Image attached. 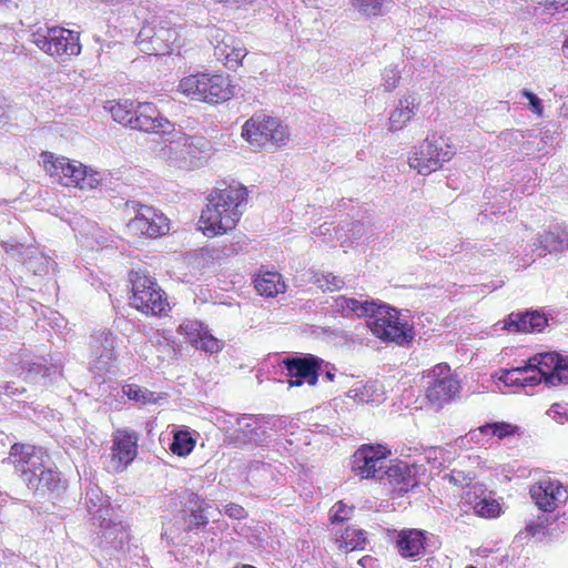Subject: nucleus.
I'll return each mask as SVG.
<instances>
[{"label": "nucleus", "mask_w": 568, "mask_h": 568, "mask_svg": "<svg viewBox=\"0 0 568 568\" xmlns=\"http://www.w3.org/2000/svg\"><path fill=\"white\" fill-rule=\"evenodd\" d=\"M7 459L36 497L53 499L65 491L67 480L41 447L16 443Z\"/></svg>", "instance_id": "nucleus-1"}, {"label": "nucleus", "mask_w": 568, "mask_h": 568, "mask_svg": "<svg viewBox=\"0 0 568 568\" xmlns=\"http://www.w3.org/2000/svg\"><path fill=\"white\" fill-rule=\"evenodd\" d=\"M506 386L534 387L568 384V356L556 351L540 352L528 357L523 366L503 372L499 378Z\"/></svg>", "instance_id": "nucleus-2"}, {"label": "nucleus", "mask_w": 568, "mask_h": 568, "mask_svg": "<svg viewBox=\"0 0 568 568\" xmlns=\"http://www.w3.org/2000/svg\"><path fill=\"white\" fill-rule=\"evenodd\" d=\"M247 201V189L242 184L213 189L199 223L206 236H216L233 230L240 221Z\"/></svg>", "instance_id": "nucleus-3"}, {"label": "nucleus", "mask_w": 568, "mask_h": 568, "mask_svg": "<svg viewBox=\"0 0 568 568\" xmlns=\"http://www.w3.org/2000/svg\"><path fill=\"white\" fill-rule=\"evenodd\" d=\"M84 504L92 525L100 528L99 546L121 550L130 538L128 525L114 516L109 497L97 484L89 483L85 487Z\"/></svg>", "instance_id": "nucleus-4"}, {"label": "nucleus", "mask_w": 568, "mask_h": 568, "mask_svg": "<svg viewBox=\"0 0 568 568\" xmlns=\"http://www.w3.org/2000/svg\"><path fill=\"white\" fill-rule=\"evenodd\" d=\"M168 144L161 150L170 165L181 170H195L203 165L211 150L210 141L204 136L187 135L175 130L172 133H158Z\"/></svg>", "instance_id": "nucleus-5"}, {"label": "nucleus", "mask_w": 568, "mask_h": 568, "mask_svg": "<svg viewBox=\"0 0 568 568\" xmlns=\"http://www.w3.org/2000/svg\"><path fill=\"white\" fill-rule=\"evenodd\" d=\"M114 121L148 133H172L173 123L151 102L119 101L110 108Z\"/></svg>", "instance_id": "nucleus-6"}, {"label": "nucleus", "mask_w": 568, "mask_h": 568, "mask_svg": "<svg viewBox=\"0 0 568 568\" xmlns=\"http://www.w3.org/2000/svg\"><path fill=\"white\" fill-rule=\"evenodd\" d=\"M367 326L382 342L399 346L408 345L415 336L414 327L400 317L399 310L379 301H375Z\"/></svg>", "instance_id": "nucleus-7"}, {"label": "nucleus", "mask_w": 568, "mask_h": 568, "mask_svg": "<svg viewBox=\"0 0 568 568\" xmlns=\"http://www.w3.org/2000/svg\"><path fill=\"white\" fill-rule=\"evenodd\" d=\"M179 88L192 100L211 104L227 101L234 94L229 75L222 73L191 74L180 81Z\"/></svg>", "instance_id": "nucleus-8"}, {"label": "nucleus", "mask_w": 568, "mask_h": 568, "mask_svg": "<svg viewBox=\"0 0 568 568\" xmlns=\"http://www.w3.org/2000/svg\"><path fill=\"white\" fill-rule=\"evenodd\" d=\"M130 304L145 315L162 316L170 310L166 293L158 284L156 280L142 271H131Z\"/></svg>", "instance_id": "nucleus-9"}, {"label": "nucleus", "mask_w": 568, "mask_h": 568, "mask_svg": "<svg viewBox=\"0 0 568 568\" xmlns=\"http://www.w3.org/2000/svg\"><path fill=\"white\" fill-rule=\"evenodd\" d=\"M263 416L251 414H232L223 422L224 442L234 448L244 449L263 446L270 435L261 425Z\"/></svg>", "instance_id": "nucleus-10"}, {"label": "nucleus", "mask_w": 568, "mask_h": 568, "mask_svg": "<svg viewBox=\"0 0 568 568\" xmlns=\"http://www.w3.org/2000/svg\"><path fill=\"white\" fill-rule=\"evenodd\" d=\"M242 136L253 148L274 152L286 143L288 133L278 119L255 113L244 123Z\"/></svg>", "instance_id": "nucleus-11"}, {"label": "nucleus", "mask_w": 568, "mask_h": 568, "mask_svg": "<svg viewBox=\"0 0 568 568\" xmlns=\"http://www.w3.org/2000/svg\"><path fill=\"white\" fill-rule=\"evenodd\" d=\"M31 41L52 57H71L81 52L79 33L62 27H40L31 33Z\"/></svg>", "instance_id": "nucleus-12"}, {"label": "nucleus", "mask_w": 568, "mask_h": 568, "mask_svg": "<svg viewBox=\"0 0 568 568\" xmlns=\"http://www.w3.org/2000/svg\"><path fill=\"white\" fill-rule=\"evenodd\" d=\"M126 210L134 213L126 227L133 235L156 239L169 232V220L153 206L142 204L138 201H128Z\"/></svg>", "instance_id": "nucleus-13"}, {"label": "nucleus", "mask_w": 568, "mask_h": 568, "mask_svg": "<svg viewBox=\"0 0 568 568\" xmlns=\"http://www.w3.org/2000/svg\"><path fill=\"white\" fill-rule=\"evenodd\" d=\"M455 154L454 149L446 144L443 136H427L416 151L408 158V164L422 175H427L442 168Z\"/></svg>", "instance_id": "nucleus-14"}, {"label": "nucleus", "mask_w": 568, "mask_h": 568, "mask_svg": "<svg viewBox=\"0 0 568 568\" xmlns=\"http://www.w3.org/2000/svg\"><path fill=\"white\" fill-rule=\"evenodd\" d=\"M392 452L384 444H363L352 456V471L361 479L383 480V469Z\"/></svg>", "instance_id": "nucleus-15"}, {"label": "nucleus", "mask_w": 568, "mask_h": 568, "mask_svg": "<svg viewBox=\"0 0 568 568\" xmlns=\"http://www.w3.org/2000/svg\"><path fill=\"white\" fill-rule=\"evenodd\" d=\"M460 383L446 363L436 365L428 375L425 396L436 409L450 403L459 394Z\"/></svg>", "instance_id": "nucleus-16"}, {"label": "nucleus", "mask_w": 568, "mask_h": 568, "mask_svg": "<svg viewBox=\"0 0 568 568\" xmlns=\"http://www.w3.org/2000/svg\"><path fill=\"white\" fill-rule=\"evenodd\" d=\"M395 546L403 558L416 560L437 550L440 540L438 536L424 529L403 528L396 534Z\"/></svg>", "instance_id": "nucleus-17"}, {"label": "nucleus", "mask_w": 568, "mask_h": 568, "mask_svg": "<svg viewBox=\"0 0 568 568\" xmlns=\"http://www.w3.org/2000/svg\"><path fill=\"white\" fill-rule=\"evenodd\" d=\"M206 38L214 49L215 58L229 69L235 70L246 55L242 41L222 28L209 27Z\"/></svg>", "instance_id": "nucleus-18"}, {"label": "nucleus", "mask_w": 568, "mask_h": 568, "mask_svg": "<svg viewBox=\"0 0 568 568\" xmlns=\"http://www.w3.org/2000/svg\"><path fill=\"white\" fill-rule=\"evenodd\" d=\"M323 359L308 353H300L282 361V366L290 377V386L303 384L315 385L321 374Z\"/></svg>", "instance_id": "nucleus-19"}, {"label": "nucleus", "mask_w": 568, "mask_h": 568, "mask_svg": "<svg viewBox=\"0 0 568 568\" xmlns=\"http://www.w3.org/2000/svg\"><path fill=\"white\" fill-rule=\"evenodd\" d=\"M529 494L535 505L544 513H552L568 499V491L559 480L546 478L534 484Z\"/></svg>", "instance_id": "nucleus-20"}, {"label": "nucleus", "mask_w": 568, "mask_h": 568, "mask_svg": "<svg viewBox=\"0 0 568 568\" xmlns=\"http://www.w3.org/2000/svg\"><path fill=\"white\" fill-rule=\"evenodd\" d=\"M549 316L544 310H525L510 313L504 321V328L513 333H540L548 326Z\"/></svg>", "instance_id": "nucleus-21"}, {"label": "nucleus", "mask_w": 568, "mask_h": 568, "mask_svg": "<svg viewBox=\"0 0 568 568\" xmlns=\"http://www.w3.org/2000/svg\"><path fill=\"white\" fill-rule=\"evenodd\" d=\"M139 436L135 432L118 430L112 443V463L115 471H122L136 457Z\"/></svg>", "instance_id": "nucleus-22"}, {"label": "nucleus", "mask_w": 568, "mask_h": 568, "mask_svg": "<svg viewBox=\"0 0 568 568\" xmlns=\"http://www.w3.org/2000/svg\"><path fill=\"white\" fill-rule=\"evenodd\" d=\"M136 44L142 52L150 55L168 54L169 44L163 43V38L160 36V19L153 17L142 26L136 37Z\"/></svg>", "instance_id": "nucleus-23"}, {"label": "nucleus", "mask_w": 568, "mask_h": 568, "mask_svg": "<svg viewBox=\"0 0 568 568\" xmlns=\"http://www.w3.org/2000/svg\"><path fill=\"white\" fill-rule=\"evenodd\" d=\"M19 374L28 383L49 386L62 377V366L58 363L48 366L38 362H26L21 364Z\"/></svg>", "instance_id": "nucleus-24"}, {"label": "nucleus", "mask_w": 568, "mask_h": 568, "mask_svg": "<svg viewBox=\"0 0 568 568\" xmlns=\"http://www.w3.org/2000/svg\"><path fill=\"white\" fill-rule=\"evenodd\" d=\"M375 306V300H357L355 297H347L345 295H338L332 298L329 308L334 314H338L342 317L349 318L366 317L368 318Z\"/></svg>", "instance_id": "nucleus-25"}, {"label": "nucleus", "mask_w": 568, "mask_h": 568, "mask_svg": "<svg viewBox=\"0 0 568 568\" xmlns=\"http://www.w3.org/2000/svg\"><path fill=\"white\" fill-rule=\"evenodd\" d=\"M93 353L97 356L100 369L108 371L112 361L115 358V339L116 336L109 329L97 332L92 335Z\"/></svg>", "instance_id": "nucleus-26"}, {"label": "nucleus", "mask_w": 568, "mask_h": 568, "mask_svg": "<svg viewBox=\"0 0 568 568\" xmlns=\"http://www.w3.org/2000/svg\"><path fill=\"white\" fill-rule=\"evenodd\" d=\"M205 506V501L197 494L189 493V499L183 509V520L187 531H199L209 524V518L204 514Z\"/></svg>", "instance_id": "nucleus-27"}, {"label": "nucleus", "mask_w": 568, "mask_h": 568, "mask_svg": "<svg viewBox=\"0 0 568 568\" xmlns=\"http://www.w3.org/2000/svg\"><path fill=\"white\" fill-rule=\"evenodd\" d=\"M41 159L45 172L60 184L67 186V180H70L69 175L74 174L77 161H70L63 156L54 158V154L51 152H42Z\"/></svg>", "instance_id": "nucleus-28"}, {"label": "nucleus", "mask_w": 568, "mask_h": 568, "mask_svg": "<svg viewBox=\"0 0 568 568\" xmlns=\"http://www.w3.org/2000/svg\"><path fill=\"white\" fill-rule=\"evenodd\" d=\"M538 245L548 253L568 250V226L559 224L550 226L548 231L539 235Z\"/></svg>", "instance_id": "nucleus-29"}, {"label": "nucleus", "mask_w": 568, "mask_h": 568, "mask_svg": "<svg viewBox=\"0 0 568 568\" xmlns=\"http://www.w3.org/2000/svg\"><path fill=\"white\" fill-rule=\"evenodd\" d=\"M387 478L389 484L400 491H408L415 486V478L405 463H397L383 469V480Z\"/></svg>", "instance_id": "nucleus-30"}, {"label": "nucleus", "mask_w": 568, "mask_h": 568, "mask_svg": "<svg viewBox=\"0 0 568 568\" xmlns=\"http://www.w3.org/2000/svg\"><path fill=\"white\" fill-rule=\"evenodd\" d=\"M67 186H75L81 190H93L98 187L101 182V173L83 165L80 162L75 163L74 174L69 175Z\"/></svg>", "instance_id": "nucleus-31"}, {"label": "nucleus", "mask_w": 568, "mask_h": 568, "mask_svg": "<svg viewBox=\"0 0 568 568\" xmlns=\"http://www.w3.org/2000/svg\"><path fill=\"white\" fill-rule=\"evenodd\" d=\"M254 285L258 294L266 297H274L286 290L282 275L277 272H265L257 275Z\"/></svg>", "instance_id": "nucleus-32"}, {"label": "nucleus", "mask_w": 568, "mask_h": 568, "mask_svg": "<svg viewBox=\"0 0 568 568\" xmlns=\"http://www.w3.org/2000/svg\"><path fill=\"white\" fill-rule=\"evenodd\" d=\"M415 115V99L412 95L402 98L389 115V130L399 131Z\"/></svg>", "instance_id": "nucleus-33"}, {"label": "nucleus", "mask_w": 568, "mask_h": 568, "mask_svg": "<svg viewBox=\"0 0 568 568\" xmlns=\"http://www.w3.org/2000/svg\"><path fill=\"white\" fill-rule=\"evenodd\" d=\"M26 254L27 258L23 260V264L37 276L48 274L55 265V262L50 256L38 252L37 248H27Z\"/></svg>", "instance_id": "nucleus-34"}, {"label": "nucleus", "mask_w": 568, "mask_h": 568, "mask_svg": "<svg viewBox=\"0 0 568 568\" xmlns=\"http://www.w3.org/2000/svg\"><path fill=\"white\" fill-rule=\"evenodd\" d=\"M183 30L181 24H171V22L160 20V36L163 38V43L169 44L168 54L175 50L180 53V49L184 45Z\"/></svg>", "instance_id": "nucleus-35"}, {"label": "nucleus", "mask_w": 568, "mask_h": 568, "mask_svg": "<svg viewBox=\"0 0 568 568\" xmlns=\"http://www.w3.org/2000/svg\"><path fill=\"white\" fill-rule=\"evenodd\" d=\"M195 443L196 440L189 428L183 427L173 432L169 448L174 455L185 457L192 453Z\"/></svg>", "instance_id": "nucleus-36"}, {"label": "nucleus", "mask_w": 568, "mask_h": 568, "mask_svg": "<svg viewBox=\"0 0 568 568\" xmlns=\"http://www.w3.org/2000/svg\"><path fill=\"white\" fill-rule=\"evenodd\" d=\"M123 394L130 399L140 405L156 404L162 399V395L151 392L145 387L136 384H125L122 386Z\"/></svg>", "instance_id": "nucleus-37"}, {"label": "nucleus", "mask_w": 568, "mask_h": 568, "mask_svg": "<svg viewBox=\"0 0 568 568\" xmlns=\"http://www.w3.org/2000/svg\"><path fill=\"white\" fill-rule=\"evenodd\" d=\"M549 525V518L547 515L538 516L536 520H530L526 524L525 529L520 530L515 536V542L524 545L528 542L532 537L545 535Z\"/></svg>", "instance_id": "nucleus-38"}, {"label": "nucleus", "mask_w": 568, "mask_h": 568, "mask_svg": "<svg viewBox=\"0 0 568 568\" xmlns=\"http://www.w3.org/2000/svg\"><path fill=\"white\" fill-rule=\"evenodd\" d=\"M341 547L347 551L361 549L363 550L367 544L366 531L364 529H357L353 527H346L343 531Z\"/></svg>", "instance_id": "nucleus-39"}, {"label": "nucleus", "mask_w": 568, "mask_h": 568, "mask_svg": "<svg viewBox=\"0 0 568 568\" xmlns=\"http://www.w3.org/2000/svg\"><path fill=\"white\" fill-rule=\"evenodd\" d=\"M519 427L507 422H490L480 426V433L486 436L497 437L505 439L516 435Z\"/></svg>", "instance_id": "nucleus-40"}, {"label": "nucleus", "mask_w": 568, "mask_h": 568, "mask_svg": "<svg viewBox=\"0 0 568 568\" xmlns=\"http://www.w3.org/2000/svg\"><path fill=\"white\" fill-rule=\"evenodd\" d=\"M388 0H353L354 8L366 17L383 14V7Z\"/></svg>", "instance_id": "nucleus-41"}, {"label": "nucleus", "mask_w": 568, "mask_h": 568, "mask_svg": "<svg viewBox=\"0 0 568 568\" xmlns=\"http://www.w3.org/2000/svg\"><path fill=\"white\" fill-rule=\"evenodd\" d=\"M476 514L485 518H495L500 514V505L496 499L484 497L475 504Z\"/></svg>", "instance_id": "nucleus-42"}, {"label": "nucleus", "mask_w": 568, "mask_h": 568, "mask_svg": "<svg viewBox=\"0 0 568 568\" xmlns=\"http://www.w3.org/2000/svg\"><path fill=\"white\" fill-rule=\"evenodd\" d=\"M536 10H540L541 14L546 13L549 16L568 12V0H546Z\"/></svg>", "instance_id": "nucleus-43"}, {"label": "nucleus", "mask_w": 568, "mask_h": 568, "mask_svg": "<svg viewBox=\"0 0 568 568\" xmlns=\"http://www.w3.org/2000/svg\"><path fill=\"white\" fill-rule=\"evenodd\" d=\"M400 80V72L396 65H389L382 73V87L385 91H393Z\"/></svg>", "instance_id": "nucleus-44"}, {"label": "nucleus", "mask_w": 568, "mask_h": 568, "mask_svg": "<svg viewBox=\"0 0 568 568\" xmlns=\"http://www.w3.org/2000/svg\"><path fill=\"white\" fill-rule=\"evenodd\" d=\"M196 347L213 354L221 349V343L214 336L205 333L204 335L200 336L199 341L196 342Z\"/></svg>", "instance_id": "nucleus-45"}, {"label": "nucleus", "mask_w": 568, "mask_h": 568, "mask_svg": "<svg viewBox=\"0 0 568 568\" xmlns=\"http://www.w3.org/2000/svg\"><path fill=\"white\" fill-rule=\"evenodd\" d=\"M547 415L559 424L568 422V404L555 403L547 410Z\"/></svg>", "instance_id": "nucleus-46"}, {"label": "nucleus", "mask_w": 568, "mask_h": 568, "mask_svg": "<svg viewBox=\"0 0 568 568\" xmlns=\"http://www.w3.org/2000/svg\"><path fill=\"white\" fill-rule=\"evenodd\" d=\"M521 95L528 100L529 110L538 116H541L544 113L541 99H539L537 94L528 89L521 90Z\"/></svg>", "instance_id": "nucleus-47"}, {"label": "nucleus", "mask_w": 568, "mask_h": 568, "mask_svg": "<svg viewBox=\"0 0 568 568\" xmlns=\"http://www.w3.org/2000/svg\"><path fill=\"white\" fill-rule=\"evenodd\" d=\"M446 477L448 478V480L456 485V486H468L473 479H474V475L473 473L470 471H464V470H456V469H453L450 471V474L446 475Z\"/></svg>", "instance_id": "nucleus-48"}, {"label": "nucleus", "mask_w": 568, "mask_h": 568, "mask_svg": "<svg viewBox=\"0 0 568 568\" xmlns=\"http://www.w3.org/2000/svg\"><path fill=\"white\" fill-rule=\"evenodd\" d=\"M223 513L232 518V519H236V520H241V519H244L247 517V513L246 510L244 509V507H242L241 505L239 504H235V503H230V504H226L224 506V510Z\"/></svg>", "instance_id": "nucleus-49"}, {"label": "nucleus", "mask_w": 568, "mask_h": 568, "mask_svg": "<svg viewBox=\"0 0 568 568\" xmlns=\"http://www.w3.org/2000/svg\"><path fill=\"white\" fill-rule=\"evenodd\" d=\"M352 509L348 508L343 501H338L333 507V514L331 515L332 524L343 523L347 519V515Z\"/></svg>", "instance_id": "nucleus-50"}, {"label": "nucleus", "mask_w": 568, "mask_h": 568, "mask_svg": "<svg viewBox=\"0 0 568 568\" xmlns=\"http://www.w3.org/2000/svg\"><path fill=\"white\" fill-rule=\"evenodd\" d=\"M443 454V449L440 447H428L425 449V459L428 464H432L434 467H440L442 462H439V456Z\"/></svg>", "instance_id": "nucleus-51"}, {"label": "nucleus", "mask_w": 568, "mask_h": 568, "mask_svg": "<svg viewBox=\"0 0 568 568\" xmlns=\"http://www.w3.org/2000/svg\"><path fill=\"white\" fill-rule=\"evenodd\" d=\"M4 393L8 396H20L26 393L24 387H18L14 382H7L0 385V394Z\"/></svg>", "instance_id": "nucleus-52"}, {"label": "nucleus", "mask_w": 568, "mask_h": 568, "mask_svg": "<svg viewBox=\"0 0 568 568\" xmlns=\"http://www.w3.org/2000/svg\"><path fill=\"white\" fill-rule=\"evenodd\" d=\"M264 419V424L276 432L286 429L290 424L285 417H268Z\"/></svg>", "instance_id": "nucleus-53"}, {"label": "nucleus", "mask_w": 568, "mask_h": 568, "mask_svg": "<svg viewBox=\"0 0 568 568\" xmlns=\"http://www.w3.org/2000/svg\"><path fill=\"white\" fill-rule=\"evenodd\" d=\"M323 278L327 288L331 291L341 290L344 286V281L339 276L333 275L331 273L324 275Z\"/></svg>", "instance_id": "nucleus-54"}, {"label": "nucleus", "mask_w": 568, "mask_h": 568, "mask_svg": "<svg viewBox=\"0 0 568 568\" xmlns=\"http://www.w3.org/2000/svg\"><path fill=\"white\" fill-rule=\"evenodd\" d=\"M365 386L363 387H353L348 390V397L353 398L358 403L368 402V396L365 394Z\"/></svg>", "instance_id": "nucleus-55"}, {"label": "nucleus", "mask_w": 568, "mask_h": 568, "mask_svg": "<svg viewBox=\"0 0 568 568\" xmlns=\"http://www.w3.org/2000/svg\"><path fill=\"white\" fill-rule=\"evenodd\" d=\"M335 372H336L335 366L323 359V363L321 364V374L324 375L326 381L333 382L335 378Z\"/></svg>", "instance_id": "nucleus-56"}, {"label": "nucleus", "mask_w": 568, "mask_h": 568, "mask_svg": "<svg viewBox=\"0 0 568 568\" xmlns=\"http://www.w3.org/2000/svg\"><path fill=\"white\" fill-rule=\"evenodd\" d=\"M9 109L10 105L6 98L0 97V122H4L9 119Z\"/></svg>", "instance_id": "nucleus-57"}, {"label": "nucleus", "mask_w": 568, "mask_h": 568, "mask_svg": "<svg viewBox=\"0 0 568 568\" xmlns=\"http://www.w3.org/2000/svg\"><path fill=\"white\" fill-rule=\"evenodd\" d=\"M20 0H0V11H12L18 8Z\"/></svg>", "instance_id": "nucleus-58"}, {"label": "nucleus", "mask_w": 568, "mask_h": 568, "mask_svg": "<svg viewBox=\"0 0 568 568\" xmlns=\"http://www.w3.org/2000/svg\"><path fill=\"white\" fill-rule=\"evenodd\" d=\"M271 467L270 464H266V463H263V462H260V460H254L251 463L250 465V474H253L254 471H257V470H268Z\"/></svg>", "instance_id": "nucleus-59"}, {"label": "nucleus", "mask_w": 568, "mask_h": 568, "mask_svg": "<svg viewBox=\"0 0 568 568\" xmlns=\"http://www.w3.org/2000/svg\"><path fill=\"white\" fill-rule=\"evenodd\" d=\"M217 3L235 6L237 8L254 2V0H214Z\"/></svg>", "instance_id": "nucleus-60"}, {"label": "nucleus", "mask_w": 568, "mask_h": 568, "mask_svg": "<svg viewBox=\"0 0 568 568\" xmlns=\"http://www.w3.org/2000/svg\"><path fill=\"white\" fill-rule=\"evenodd\" d=\"M327 332H328V329H325V333H327ZM329 334H332L335 337L343 338L345 341H348V338H349V333L344 329H339V328L331 329Z\"/></svg>", "instance_id": "nucleus-61"}, {"label": "nucleus", "mask_w": 568, "mask_h": 568, "mask_svg": "<svg viewBox=\"0 0 568 568\" xmlns=\"http://www.w3.org/2000/svg\"><path fill=\"white\" fill-rule=\"evenodd\" d=\"M467 436L469 437V440L479 443L480 436H486L484 433H480V426L477 429L470 430Z\"/></svg>", "instance_id": "nucleus-62"}, {"label": "nucleus", "mask_w": 568, "mask_h": 568, "mask_svg": "<svg viewBox=\"0 0 568 568\" xmlns=\"http://www.w3.org/2000/svg\"><path fill=\"white\" fill-rule=\"evenodd\" d=\"M374 561V558L372 556H364L358 560V565L363 568H368Z\"/></svg>", "instance_id": "nucleus-63"}, {"label": "nucleus", "mask_w": 568, "mask_h": 568, "mask_svg": "<svg viewBox=\"0 0 568 568\" xmlns=\"http://www.w3.org/2000/svg\"><path fill=\"white\" fill-rule=\"evenodd\" d=\"M3 246L6 248L7 252H11V251H19L20 248H22L21 245H18V244H9V243H3Z\"/></svg>", "instance_id": "nucleus-64"}]
</instances>
